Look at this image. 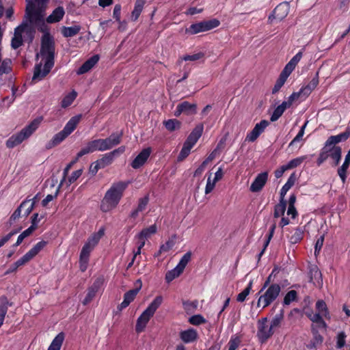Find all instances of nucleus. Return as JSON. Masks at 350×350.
<instances>
[{
  "label": "nucleus",
  "instance_id": "2eb2a0df",
  "mask_svg": "<svg viewBox=\"0 0 350 350\" xmlns=\"http://www.w3.org/2000/svg\"><path fill=\"white\" fill-rule=\"evenodd\" d=\"M151 154V148L143 149L131 162V165L133 169H138L143 166L147 161Z\"/></svg>",
  "mask_w": 350,
  "mask_h": 350
},
{
  "label": "nucleus",
  "instance_id": "37998d69",
  "mask_svg": "<svg viewBox=\"0 0 350 350\" xmlns=\"http://www.w3.org/2000/svg\"><path fill=\"white\" fill-rule=\"evenodd\" d=\"M252 288V281H250L247 287L240 293L237 297V301L239 302H243L245 300L247 295L250 294Z\"/></svg>",
  "mask_w": 350,
  "mask_h": 350
},
{
  "label": "nucleus",
  "instance_id": "f257e3e1",
  "mask_svg": "<svg viewBox=\"0 0 350 350\" xmlns=\"http://www.w3.org/2000/svg\"><path fill=\"white\" fill-rule=\"evenodd\" d=\"M55 49L53 37L51 34L43 35L41 39L40 54L45 59V63L43 70L41 63L36 65L32 81L41 80L50 72L54 66Z\"/></svg>",
  "mask_w": 350,
  "mask_h": 350
},
{
  "label": "nucleus",
  "instance_id": "a18cd8bd",
  "mask_svg": "<svg viewBox=\"0 0 350 350\" xmlns=\"http://www.w3.org/2000/svg\"><path fill=\"white\" fill-rule=\"evenodd\" d=\"M297 293L295 290H291L288 291L284 297L283 304L284 305H289L292 301H294L297 299Z\"/></svg>",
  "mask_w": 350,
  "mask_h": 350
},
{
  "label": "nucleus",
  "instance_id": "4468645a",
  "mask_svg": "<svg viewBox=\"0 0 350 350\" xmlns=\"http://www.w3.org/2000/svg\"><path fill=\"white\" fill-rule=\"evenodd\" d=\"M310 282L315 286L321 288L323 286L322 274L316 265H310L308 267Z\"/></svg>",
  "mask_w": 350,
  "mask_h": 350
},
{
  "label": "nucleus",
  "instance_id": "c9c22d12",
  "mask_svg": "<svg viewBox=\"0 0 350 350\" xmlns=\"http://www.w3.org/2000/svg\"><path fill=\"white\" fill-rule=\"evenodd\" d=\"M77 96V94L75 91H72L67 95H66L62 100L61 106L63 108H66L69 107L75 100Z\"/></svg>",
  "mask_w": 350,
  "mask_h": 350
},
{
  "label": "nucleus",
  "instance_id": "4c0bfd02",
  "mask_svg": "<svg viewBox=\"0 0 350 350\" xmlns=\"http://www.w3.org/2000/svg\"><path fill=\"white\" fill-rule=\"evenodd\" d=\"M198 305V301L197 300L183 301V309L188 314L194 312L197 309Z\"/></svg>",
  "mask_w": 350,
  "mask_h": 350
},
{
  "label": "nucleus",
  "instance_id": "c756f323",
  "mask_svg": "<svg viewBox=\"0 0 350 350\" xmlns=\"http://www.w3.org/2000/svg\"><path fill=\"white\" fill-rule=\"evenodd\" d=\"M145 3L146 0H136L135 3L134 9L131 12L132 21H135L138 19L139 16H140L143 10Z\"/></svg>",
  "mask_w": 350,
  "mask_h": 350
},
{
  "label": "nucleus",
  "instance_id": "680f3d73",
  "mask_svg": "<svg viewBox=\"0 0 350 350\" xmlns=\"http://www.w3.org/2000/svg\"><path fill=\"white\" fill-rule=\"evenodd\" d=\"M284 111L282 109V107L278 105L273 111L272 115L271 116L270 120L271 122H275L278 120L283 114Z\"/></svg>",
  "mask_w": 350,
  "mask_h": 350
},
{
  "label": "nucleus",
  "instance_id": "603ef678",
  "mask_svg": "<svg viewBox=\"0 0 350 350\" xmlns=\"http://www.w3.org/2000/svg\"><path fill=\"white\" fill-rule=\"evenodd\" d=\"M241 343V339L239 336H231L228 343V350H236Z\"/></svg>",
  "mask_w": 350,
  "mask_h": 350
},
{
  "label": "nucleus",
  "instance_id": "bb28decb",
  "mask_svg": "<svg viewBox=\"0 0 350 350\" xmlns=\"http://www.w3.org/2000/svg\"><path fill=\"white\" fill-rule=\"evenodd\" d=\"M81 29L80 25H74L72 27L63 26L61 29V33L64 38H70L77 35Z\"/></svg>",
  "mask_w": 350,
  "mask_h": 350
},
{
  "label": "nucleus",
  "instance_id": "4be33fe9",
  "mask_svg": "<svg viewBox=\"0 0 350 350\" xmlns=\"http://www.w3.org/2000/svg\"><path fill=\"white\" fill-rule=\"evenodd\" d=\"M65 11L63 7L58 6L53 12L46 18V21L48 23H55L59 22L64 17Z\"/></svg>",
  "mask_w": 350,
  "mask_h": 350
},
{
  "label": "nucleus",
  "instance_id": "a19ab883",
  "mask_svg": "<svg viewBox=\"0 0 350 350\" xmlns=\"http://www.w3.org/2000/svg\"><path fill=\"white\" fill-rule=\"evenodd\" d=\"M286 208V202L280 201V202L275 206L274 208V217H279L284 214Z\"/></svg>",
  "mask_w": 350,
  "mask_h": 350
},
{
  "label": "nucleus",
  "instance_id": "58836bf2",
  "mask_svg": "<svg viewBox=\"0 0 350 350\" xmlns=\"http://www.w3.org/2000/svg\"><path fill=\"white\" fill-rule=\"evenodd\" d=\"M304 230L301 228L295 229L294 232L288 237L289 241L292 244L299 242L303 239Z\"/></svg>",
  "mask_w": 350,
  "mask_h": 350
},
{
  "label": "nucleus",
  "instance_id": "f03ea898",
  "mask_svg": "<svg viewBox=\"0 0 350 350\" xmlns=\"http://www.w3.org/2000/svg\"><path fill=\"white\" fill-rule=\"evenodd\" d=\"M129 183L120 181L112 184L107 191L100 202V210L107 213L116 208L121 200L124 191L128 187Z\"/></svg>",
  "mask_w": 350,
  "mask_h": 350
},
{
  "label": "nucleus",
  "instance_id": "9b49d317",
  "mask_svg": "<svg viewBox=\"0 0 350 350\" xmlns=\"http://www.w3.org/2000/svg\"><path fill=\"white\" fill-rule=\"evenodd\" d=\"M104 278L99 277L96 278L92 285L88 289L87 295L83 301V305L89 304L96 296V293L101 288L103 285Z\"/></svg>",
  "mask_w": 350,
  "mask_h": 350
},
{
  "label": "nucleus",
  "instance_id": "de8ad7c7",
  "mask_svg": "<svg viewBox=\"0 0 350 350\" xmlns=\"http://www.w3.org/2000/svg\"><path fill=\"white\" fill-rule=\"evenodd\" d=\"M284 319V310H281L280 313L275 315L271 322L270 326L272 329L278 327L280 326L282 321Z\"/></svg>",
  "mask_w": 350,
  "mask_h": 350
},
{
  "label": "nucleus",
  "instance_id": "13d9d810",
  "mask_svg": "<svg viewBox=\"0 0 350 350\" xmlns=\"http://www.w3.org/2000/svg\"><path fill=\"white\" fill-rule=\"evenodd\" d=\"M287 79L282 77L280 75L278 79H277L275 84L274 85L273 88L272 89V94H276L279 92L280 88L284 85Z\"/></svg>",
  "mask_w": 350,
  "mask_h": 350
},
{
  "label": "nucleus",
  "instance_id": "423d86ee",
  "mask_svg": "<svg viewBox=\"0 0 350 350\" xmlns=\"http://www.w3.org/2000/svg\"><path fill=\"white\" fill-rule=\"evenodd\" d=\"M220 25L219 20L216 18L202 21L196 23L191 24L185 31L187 33L194 35L201 32L207 31L217 27Z\"/></svg>",
  "mask_w": 350,
  "mask_h": 350
},
{
  "label": "nucleus",
  "instance_id": "0eeeda50",
  "mask_svg": "<svg viewBox=\"0 0 350 350\" xmlns=\"http://www.w3.org/2000/svg\"><path fill=\"white\" fill-rule=\"evenodd\" d=\"M45 8L43 5L36 7L35 5H27L25 12L26 21L30 25H35L44 20Z\"/></svg>",
  "mask_w": 350,
  "mask_h": 350
},
{
  "label": "nucleus",
  "instance_id": "e433bc0d",
  "mask_svg": "<svg viewBox=\"0 0 350 350\" xmlns=\"http://www.w3.org/2000/svg\"><path fill=\"white\" fill-rule=\"evenodd\" d=\"M183 271L179 269L177 266L168 271L165 274V280L167 283L171 282L175 278H178Z\"/></svg>",
  "mask_w": 350,
  "mask_h": 350
},
{
  "label": "nucleus",
  "instance_id": "5701e85b",
  "mask_svg": "<svg viewBox=\"0 0 350 350\" xmlns=\"http://www.w3.org/2000/svg\"><path fill=\"white\" fill-rule=\"evenodd\" d=\"M68 135L63 131L62 130L57 134H55L53 138L46 143V149H51L59 144H61Z\"/></svg>",
  "mask_w": 350,
  "mask_h": 350
},
{
  "label": "nucleus",
  "instance_id": "9d476101",
  "mask_svg": "<svg viewBox=\"0 0 350 350\" xmlns=\"http://www.w3.org/2000/svg\"><path fill=\"white\" fill-rule=\"evenodd\" d=\"M197 113V105L190 103L188 101H183L179 103L174 111V116L178 117L181 113L187 116H192Z\"/></svg>",
  "mask_w": 350,
  "mask_h": 350
},
{
  "label": "nucleus",
  "instance_id": "f8f14e48",
  "mask_svg": "<svg viewBox=\"0 0 350 350\" xmlns=\"http://www.w3.org/2000/svg\"><path fill=\"white\" fill-rule=\"evenodd\" d=\"M289 10V3L286 1L282 2L275 8L272 14L269 16V20H272L271 18H273L281 21L288 15Z\"/></svg>",
  "mask_w": 350,
  "mask_h": 350
},
{
  "label": "nucleus",
  "instance_id": "7ed1b4c3",
  "mask_svg": "<svg viewBox=\"0 0 350 350\" xmlns=\"http://www.w3.org/2000/svg\"><path fill=\"white\" fill-rule=\"evenodd\" d=\"M163 302V297L157 296L153 301L148 305L147 308L142 313L137 320L135 330L137 332H142L146 327L147 323L157 310L160 307Z\"/></svg>",
  "mask_w": 350,
  "mask_h": 350
},
{
  "label": "nucleus",
  "instance_id": "bf43d9fd",
  "mask_svg": "<svg viewBox=\"0 0 350 350\" xmlns=\"http://www.w3.org/2000/svg\"><path fill=\"white\" fill-rule=\"evenodd\" d=\"M23 44V38L22 35H18L16 33V36H14L12 38L11 46L14 49H16L19 48Z\"/></svg>",
  "mask_w": 350,
  "mask_h": 350
},
{
  "label": "nucleus",
  "instance_id": "6ab92c4d",
  "mask_svg": "<svg viewBox=\"0 0 350 350\" xmlns=\"http://www.w3.org/2000/svg\"><path fill=\"white\" fill-rule=\"evenodd\" d=\"M350 137V129H347L345 132L337 135H332L328 137L325 144L327 146H333L336 144L346 141Z\"/></svg>",
  "mask_w": 350,
  "mask_h": 350
},
{
  "label": "nucleus",
  "instance_id": "473e14b6",
  "mask_svg": "<svg viewBox=\"0 0 350 350\" xmlns=\"http://www.w3.org/2000/svg\"><path fill=\"white\" fill-rule=\"evenodd\" d=\"M163 124L165 129L170 132L178 130L181 126V122L177 119H169L163 121Z\"/></svg>",
  "mask_w": 350,
  "mask_h": 350
},
{
  "label": "nucleus",
  "instance_id": "3c124183",
  "mask_svg": "<svg viewBox=\"0 0 350 350\" xmlns=\"http://www.w3.org/2000/svg\"><path fill=\"white\" fill-rule=\"evenodd\" d=\"M347 335L345 332L342 331L338 333L336 336V348L341 349L345 347L346 343Z\"/></svg>",
  "mask_w": 350,
  "mask_h": 350
},
{
  "label": "nucleus",
  "instance_id": "09e8293b",
  "mask_svg": "<svg viewBox=\"0 0 350 350\" xmlns=\"http://www.w3.org/2000/svg\"><path fill=\"white\" fill-rule=\"evenodd\" d=\"M97 161L100 164V167H101L103 169L111 165L113 163V159L109 153H106L103 156L101 159H98Z\"/></svg>",
  "mask_w": 350,
  "mask_h": 350
},
{
  "label": "nucleus",
  "instance_id": "8fccbe9b",
  "mask_svg": "<svg viewBox=\"0 0 350 350\" xmlns=\"http://www.w3.org/2000/svg\"><path fill=\"white\" fill-rule=\"evenodd\" d=\"M189 323L193 325H200L206 323V319L201 314H195L189 318Z\"/></svg>",
  "mask_w": 350,
  "mask_h": 350
},
{
  "label": "nucleus",
  "instance_id": "b1692460",
  "mask_svg": "<svg viewBox=\"0 0 350 350\" xmlns=\"http://www.w3.org/2000/svg\"><path fill=\"white\" fill-rule=\"evenodd\" d=\"M82 116L81 114L72 117L68 122L66 124L63 131L68 135H70L76 129L77 124L79 123Z\"/></svg>",
  "mask_w": 350,
  "mask_h": 350
},
{
  "label": "nucleus",
  "instance_id": "2f4dec72",
  "mask_svg": "<svg viewBox=\"0 0 350 350\" xmlns=\"http://www.w3.org/2000/svg\"><path fill=\"white\" fill-rule=\"evenodd\" d=\"M323 341V337L319 333L318 331H313V338L307 345V348L309 349H313L317 347V345H321Z\"/></svg>",
  "mask_w": 350,
  "mask_h": 350
},
{
  "label": "nucleus",
  "instance_id": "39448f33",
  "mask_svg": "<svg viewBox=\"0 0 350 350\" xmlns=\"http://www.w3.org/2000/svg\"><path fill=\"white\" fill-rule=\"evenodd\" d=\"M281 292V286L280 284L273 283L269 285L266 291L260 295L257 307L265 308L271 304L280 295Z\"/></svg>",
  "mask_w": 350,
  "mask_h": 350
},
{
  "label": "nucleus",
  "instance_id": "412c9836",
  "mask_svg": "<svg viewBox=\"0 0 350 350\" xmlns=\"http://www.w3.org/2000/svg\"><path fill=\"white\" fill-rule=\"evenodd\" d=\"M180 338L185 343H191L196 341L198 338V332L193 328H189L188 329L181 331L180 332Z\"/></svg>",
  "mask_w": 350,
  "mask_h": 350
},
{
  "label": "nucleus",
  "instance_id": "4d7b16f0",
  "mask_svg": "<svg viewBox=\"0 0 350 350\" xmlns=\"http://www.w3.org/2000/svg\"><path fill=\"white\" fill-rule=\"evenodd\" d=\"M295 66H296L295 64L289 61L280 75L287 79L295 68Z\"/></svg>",
  "mask_w": 350,
  "mask_h": 350
},
{
  "label": "nucleus",
  "instance_id": "aec40b11",
  "mask_svg": "<svg viewBox=\"0 0 350 350\" xmlns=\"http://www.w3.org/2000/svg\"><path fill=\"white\" fill-rule=\"evenodd\" d=\"M98 60L99 56L98 55H93L80 66L77 70V74L82 75L88 72L96 64Z\"/></svg>",
  "mask_w": 350,
  "mask_h": 350
},
{
  "label": "nucleus",
  "instance_id": "72a5a7b5",
  "mask_svg": "<svg viewBox=\"0 0 350 350\" xmlns=\"http://www.w3.org/2000/svg\"><path fill=\"white\" fill-rule=\"evenodd\" d=\"M157 232V226L156 225H151L149 227L143 229L137 235V237L138 239H145L150 237L152 234H154Z\"/></svg>",
  "mask_w": 350,
  "mask_h": 350
},
{
  "label": "nucleus",
  "instance_id": "ea45409f",
  "mask_svg": "<svg viewBox=\"0 0 350 350\" xmlns=\"http://www.w3.org/2000/svg\"><path fill=\"white\" fill-rule=\"evenodd\" d=\"M47 245V241H41L37 243L28 253L32 256L35 257L44 247Z\"/></svg>",
  "mask_w": 350,
  "mask_h": 350
},
{
  "label": "nucleus",
  "instance_id": "a878e982",
  "mask_svg": "<svg viewBox=\"0 0 350 350\" xmlns=\"http://www.w3.org/2000/svg\"><path fill=\"white\" fill-rule=\"evenodd\" d=\"M350 164V150L345 157V161L338 170V174L344 183L347 179V171Z\"/></svg>",
  "mask_w": 350,
  "mask_h": 350
},
{
  "label": "nucleus",
  "instance_id": "774afa93",
  "mask_svg": "<svg viewBox=\"0 0 350 350\" xmlns=\"http://www.w3.org/2000/svg\"><path fill=\"white\" fill-rule=\"evenodd\" d=\"M148 202H149V197L148 195L145 196L143 198H139V200L138 201V205L137 207L138 208V211H140L141 212L144 211Z\"/></svg>",
  "mask_w": 350,
  "mask_h": 350
},
{
  "label": "nucleus",
  "instance_id": "864d4df0",
  "mask_svg": "<svg viewBox=\"0 0 350 350\" xmlns=\"http://www.w3.org/2000/svg\"><path fill=\"white\" fill-rule=\"evenodd\" d=\"M94 247L87 244L86 243L83 246L81 251L80 252V258H90V255L91 252L93 250Z\"/></svg>",
  "mask_w": 350,
  "mask_h": 350
},
{
  "label": "nucleus",
  "instance_id": "f3484780",
  "mask_svg": "<svg viewBox=\"0 0 350 350\" xmlns=\"http://www.w3.org/2000/svg\"><path fill=\"white\" fill-rule=\"evenodd\" d=\"M269 122L266 120H261L259 123H257L252 131L247 134L246 139L249 142H254L260 135L265 131L268 126Z\"/></svg>",
  "mask_w": 350,
  "mask_h": 350
},
{
  "label": "nucleus",
  "instance_id": "ddd939ff",
  "mask_svg": "<svg viewBox=\"0 0 350 350\" xmlns=\"http://www.w3.org/2000/svg\"><path fill=\"white\" fill-rule=\"evenodd\" d=\"M97 150L103 152L99 139L88 142L77 153V157L81 158L85 154L92 153Z\"/></svg>",
  "mask_w": 350,
  "mask_h": 350
},
{
  "label": "nucleus",
  "instance_id": "f704fd0d",
  "mask_svg": "<svg viewBox=\"0 0 350 350\" xmlns=\"http://www.w3.org/2000/svg\"><path fill=\"white\" fill-rule=\"evenodd\" d=\"M137 282L139 283V287H137L134 289H131V290L127 291L126 293H125L124 295V299H125L130 304L135 299L136 295H137V293H139V291L142 287L141 281L139 280Z\"/></svg>",
  "mask_w": 350,
  "mask_h": 350
},
{
  "label": "nucleus",
  "instance_id": "0e129e2a",
  "mask_svg": "<svg viewBox=\"0 0 350 350\" xmlns=\"http://www.w3.org/2000/svg\"><path fill=\"white\" fill-rule=\"evenodd\" d=\"M32 256L28 253V252L23 255L20 259L15 262V265H17L18 267L25 265L27 262L30 261L32 259Z\"/></svg>",
  "mask_w": 350,
  "mask_h": 350
},
{
  "label": "nucleus",
  "instance_id": "5fc2aeb1",
  "mask_svg": "<svg viewBox=\"0 0 350 350\" xmlns=\"http://www.w3.org/2000/svg\"><path fill=\"white\" fill-rule=\"evenodd\" d=\"M79 159V158H78L77 156L76 158L74 160H72L71 162H70L66 165V167L64 168V172H63V178L60 182L59 187L62 185L63 183L66 180V178L68 174L69 170L71 169V167L73 166V165L78 161Z\"/></svg>",
  "mask_w": 350,
  "mask_h": 350
},
{
  "label": "nucleus",
  "instance_id": "e2e57ef3",
  "mask_svg": "<svg viewBox=\"0 0 350 350\" xmlns=\"http://www.w3.org/2000/svg\"><path fill=\"white\" fill-rule=\"evenodd\" d=\"M10 60H4L0 65V75L8 74L11 71Z\"/></svg>",
  "mask_w": 350,
  "mask_h": 350
},
{
  "label": "nucleus",
  "instance_id": "7c9ffc66",
  "mask_svg": "<svg viewBox=\"0 0 350 350\" xmlns=\"http://www.w3.org/2000/svg\"><path fill=\"white\" fill-rule=\"evenodd\" d=\"M315 306L319 313L322 314V316H323L325 319H330L331 317L328 310V308L323 300H318Z\"/></svg>",
  "mask_w": 350,
  "mask_h": 350
},
{
  "label": "nucleus",
  "instance_id": "393cba45",
  "mask_svg": "<svg viewBox=\"0 0 350 350\" xmlns=\"http://www.w3.org/2000/svg\"><path fill=\"white\" fill-rule=\"evenodd\" d=\"M329 157L333 160V165L336 166L338 165L341 159L342 150L341 148L337 146H333L328 148Z\"/></svg>",
  "mask_w": 350,
  "mask_h": 350
},
{
  "label": "nucleus",
  "instance_id": "dca6fc26",
  "mask_svg": "<svg viewBox=\"0 0 350 350\" xmlns=\"http://www.w3.org/2000/svg\"><path fill=\"white\" fill-rule=\"evenodd\" d=\"M203 129L204 126L202 124L196 125L187 137L184 144L192 148L193 146L197 143L199 138L202 136Z\"/></svg>",
  "mask_w": 350,
  "mask_h": 350
},
{
  "label": "nucleus",
  "instance_id": "20e7f679",
  "mask_svg": "<svg viewBox=\"0 0 350 350\" xmlns=\"http://www.w3.org/2000/svg\"><path fill=\"white\" fill-rule=\"evenodd\" d=\"M40 121L33 120L29 124L23 128L19 133L12 135L6 142V146L8 148H13L21 144L25 139L29 137L38 129Z\"/></svg>",
  "mask_w": 350,
  "mask_h": 350
},
{
  "label": "nucleus",
  "instance_id": "cd10ccee",
  "mask_svg": "<svg viewBox=\"0 0 350 350\" xmlns=\"http://www.w3.org/2000/svg\"><path fill=\"white\" fill-rule=\"evenodd\" d=\"M319 84V73L317 72L315 76L311 79L310 83L305 87L301 88V92L304 95L308 96L312 90H314Z\"/></svg>",
  "mask_w": 350,
  "mask_h": 350
},
{
  "label": "nucleus",
  "instance_id": "338daca9",
  "mask_svg": "<svg viewBox=\"0 0 350 350\" xmlns=\"http://www.w3.org/2000/svg\"><path fill=\"white\" fill-rule=\"evenodd\" d=\"M191 148L183 144V146L178 156V160L182 161L185 159L190 153Z\"/></svg>",
  "mask_w": 350,
  "mask_h": 350
},
{
  "label": "nucleus",
  "instance_id": "c85d7f7f",
  "mask_svg": "<svg viewBox=\"0 0 350 350\" xmlns=\"http://www.w3.org/2000/svg\"><path fill=\"white\" fill-rule=\"evenodd\" d=\"M64 339V333H59L52 340L47 350H60Z\"/></svg>",
  "mask_w": 350,
  "mask_h": 350
},
{
  "label": "nucleus",
  "instance_id": "a211bd4d",
  "mask_svg": "<svg viewBox=\"0 0 350 350\" xmlns=\"http://www.w3.org/2000/svg\"><path fill=\"white\" fill-rule=\"evenodd\" d=\"M267 179L268 173L267 172L258 174L250 185V191L252 192H258L261 191L265 185Z\"/></svg>",
  "mask_w": 350,
  "mask_h": 350
},
{
  "label": "nucleus",
  "instance_id": "6e6552de",
  "mask_svg": "<svg viewBox=\"0 0 350 350\" xmlns=\"http://www.w3.org/2000/svg\"><path fill=\"white\" fill-rule=\"evenodd\" d=\"M267 318L265 317L258 321L257 336L260 342L267 340L273 334V331L271 326L267 325Z\"/></svg>",
  "mask_w": 350,
  "mask_h": 350
},
{
  "label": "nucleus",
  "instance_id": "c03bdc74",
  "mask_svg": "<svg viewBox=\"0 0 350 350\" xmlns=\"http://www.w3.org/2000/svg\"><path fill=\"white\" fill-rule=\"evenodd\" d=\"M329 146H327L326 144H325L324 147L322 148L319 158L317 161V163L318 166H320L325 161H326L329 157V151L328 148Z\"/></svg>",
  "mask_w": 350,
  "mask_h": 350
},
{
  "label": "nucleus",
  "instance_id": "49530a36",
  "mask_svg": "<svg viewBox=\"0 0 350 350\" xmlns=\"http://www.w3.org/2000/svg\"><path fill=\"white\" fill-rule=\"evenodd\" d=\"M306 159V156H302L291 160L286 165H285L286 169L290 170L299 166Z\"/></svg>",
  "mask_w": 350,
  "mask_h": 350
},
{
  "label": "nucleus",
  "instance_id": "6e6d98bb",
  "mask_svg": "<svg viewBox=\"0 0 350 350\" xmlns=\"http://www.w3.org/2000/svg\"><path fill=\"white\" fill-rule=\"evenodd\" d=\"M295 66H296L295 64L289 61L280 75L287 79L295 68Z\"/></svg>",
  "mask_w": 350,
  "mask_h": 350
},
{
  "label": "nucleus",
  "instance_id": "79ce46f5",
  "mask_svg": "<svg viewBox=\"0 0 350 350\" xmlns=\"http://www.w3.org/2000/svg\"><path fill=\"white\" fill-rule=\"evenodd\" d=\"M191 252H187L182 256L176 266L183 271L188 262L191 260Z\"/></svg>",
  "mask_w": 350,
  "mask_h": 350
},
{
  "label": "nucleus",
  "instance_id": "1a4fd4ad",
  "mask_svg": "<svg viewBox=\"0 0 350 350\" xmlns=\"http://www.w3.org/2000/svg\"><path fill=\"white\" fill-rule=\"evenodd\" d=\"M123 133H113L105 139H99L103 151L110 150L121 143Z\"/></svg>",
  "mask_w": 350,
  "mask_h": 350
},
{
  "label": "nucleus",
  "instance_id": "69168bd1",
  "mask_svg": "<svg viewBox=\"0 0 350 350\" xmlns=\"http://www.w3.org/2000/svg\"><path fill=\"white\" fill-rule=\"evenodd\" d=\"M34 26L37 27L38 31L42 32L44 35L50 34L49 27L46 24L44 20L40 21V23L36 24Z\"/></svg>",
  "mask_w": 350,
  "mask_h": 350
},
{
  "label": "nucleus",
  "instance_id": "052dcab7",
  "mask_svg": "<svg viewBox=\"0 0 350 350\" xmlns=\"http://www.w3.org/2000/svg\"><path fill=\"white\" fill-rule=\"evenodd\" d=\"M174 245V241L172 239H170L160 246L159 253L167 252Z\"/></svg>",
  "mask_w": 350,
  "mask_h": 350
}]
</instances>
